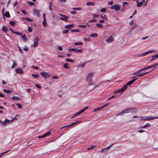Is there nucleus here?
I'll return each instance as SVG.
<instances>
[{
	"instance_id": "4c0bfd02",
	"label": "nucleus",
	"mask_w": 158,
	"mask_h": 158,
	"mask_svg": "<svg viewBox=\"0 0 158 158\" xmlns=\"http://www.w3.org/2000/svg\"><path fill=\"white\" fill-rule=\"evenodd\" d=\"M14 33L19 35H22V33L17 31H15L14 32Z\"/></svg>"
},
{
	"instance_id": "4468645a",
	"label": "nucleus",
	"mask_w": 158,
	"mask_h": 158,
	"mask_svg": "<svg viewBox=\"0 0 158 158\" xmlns=\"http://www.w3.org/2000/svg\"><path fill=\"white\" fill-rule=\"evenodd\" d=\"M129 112L131 113H135L136 111V109L135 108H128Z\"/></svg>"
},
{
	"instance_id": "c9c22d12",
	"label": "nucleus",
	"mask_w": 158,
	"mask_h": 158,
	"mask_svg": "<svg viewBox=\"0 0 158 158\" xmlns=\"http://www.w3.org/2000/svg\"><path fill=\"white\" fill-rule=\"evenodd\" d=\"M51 134V131H49L48 132H47L46 133L44 134V135L45 137L49 135H50Z\"/></svg>"
},
{
	"instance_id": "8fccbe9b",
	"label": "nucleus",
	"mask_w": 158,
	"mask_h": 158,
	"mask_svg": "<svg viewBox=\"0 0 158 158\" xmlns=\"http://www.w3.org/2000/svg\"><path fill=\"white\" fill-rule=\"evenodd\" d=\"M18 48H19V51L21 53H22L23 52V51L22 50V49L20 47L18 46Z\"/></svg>"
},
{
	"instance_id": "a878e982",
	"label": "nucleus",
	"mask_w": 158,
	"mask_h": 158,
	"mask_svg": "<svg viewBox=\"0 0 158 158\" xmlns=\"http://www.w3.org/2000/svg\"><path fill=\"white\" fill-rule=\"evenodd\" d=\"M98 36V34H91L90 35V37H92L94 38L97 37Z\"/></svg>"
},
{
	"instance_id": "f257e3e1",
	"label": "nucleus",
	"mask_w": 158,
	"mask_h": 158,
	"mask_svg": "<svg viewBox=\"0 0 158 158\" xmlns=\"http://www.w3.org/2000/svg\"><path fill=\"white\" fill-rule=\"evenodd\" d=\"M94 74V73L91 72L89 73L87 76L86 80L89 85H93L94 84L92 81V79Z\"/></svg>"
},
{
	"instance_id": "0eeeda50",
	"label": "nucleus",
	"mask_w": 158,
	"mask_h": 158,
	"mask_svg": "<svg viewBox=\"0 0 158 158\" xmlns=\"http://www.w3.org/2000/svg\"><path fill=\"white\" fill-rule=\"evenodd\" d=\"M40 74L44 78H48L50 77V75L44 72H41Z\"/></svg>"
},
{
	"instance_id": "9b49d317",
	"label": "nucleus",
	"mask_w": 158,
	"mask_h": 158,
	"mask_svg": "<svg viewBox=\"0 0 158 158\" xmlns=\"http://www.w3.org/2000/svg\"><path fill=\"white\" fill-rule=\"evenodd\" d=\"M106 41L109 43L111 42L114 41V39L112 36H110L108 39L105 40Z\"/></svg>"
},
{
	"instance_id": "e2e57ef3",
	"label": "nucleus",
	"mask_w": 158,
	"mask_h": 158,
	"mask_svg": "<svg viewBox=\"0 0 158 158\" xmlns=\"http://www.w3.org/2000/svg\"><path fill=\"white\" fill-rule=\"evenodd\" d=\"M95 21H96V20L95 19H93L89 20V22L91 23L92 22H95Z\"/></svg>"
},
{
	"instance_id": "20e7f679",
	"label": "nucleus",
	"mask_w": 158,
	"mask_h": 158,
	"mask_svg": "<svg viewBox=\"0 0 158 158\" xmlns=\"http://www.w3.org/2000/svg\"><path fill=\"white\" fill-rule=\"evenodd\" d=\"M59 15L61 16L60 18V20H63L65 22H67L68 21V19L69 18V16L60 14H59Z\"/></svg>"
},
{
	"instance_id": "a211bd4d",
	"label": "nucleus",
	"mask_w": 158,
	"mask_h": 158,
	"mask_svg": "<svg viewBox=\"0 0 158 158\" xmlns=\"http://www.w3.org/2000/svg\"><path fill=\"white\" fill-rule=\"evenodd\" d=\"M22 39L23 40V41L24 42L26 41L27 40V39L25 35H22L21 36Z\"/></svg>"
},
{
	"instance_id": "1a4fd4ad",
	"label": "nucleus",
	"mask_w": 158,
	"mask_h": 158,
	"mask_svg": "<svg viewBox=\"0 0 158 158\" xmlns=\"http://www.w3.org/2000/svg\"><path fill=\"white\" fill-rule=\"evenodd\" d=\"M126 86L123 87L122 88L119 89L117 91H115L114 92V94H115L117 93H121V92H123L126 89Z\"/></svg>"
},
{
	"instance_id": "6e6d98bb",
	"label": "nucleus",
	"mask_w": 158,
	"mask_h": 158,
	"mask_svg": "<svg viewBox=\"0 0 158 158\" xmlns=\"http://www.w3.org/2000/svg\"><path fill=\"white\" fill-rule=\"evenodd\" d=\"M69 32V30H65L63 32V34H66L68 33Z\"/></svg>"
},
{
	"instance_id": "603ef678",
	"label": "nucleus",
	"mask_w": 158,
	"mask_h": 158,
	"mask_svg": "<svg viewBox=\"0 0 158 158\" xmlns=\"http://www.w3.org/2000/svg\"><path fill=\"white\" fill-rule=\"evenodd\" d=\"M101 109L102 108H101V107H98L97 108H95L94 109V110L93 111V112H95V111H96L98 110H100V109Z\"/></svg>"
},
{
	"instance_id": "72a5a7b5",
	"label": "nucleus",
	"mask_w": 158,
	"mask_h": 158,
	"mask_svg": "<svg viewBox=\"0 0 158 158\" xmlns=\"http://www.w3.org/2000/svg\"><path fill=\"white\" fill-rule=\"evenodd\" d=\"M74 44L75 45H81L83 44V43L81 42H78V43H74Z\"/></svg>"
},
{
	"instance_id": "ea45409f",
	"label": "nucleus",
	"mask_w": 158,
	"mask_h": 158,
	"mask_svg": "<svg viewBox=\"0 0 158 158\" xmlns=\"http://www.w3.org/2000/svg\"><path fill=\"white\" fill-rule=\"evenodd\" d=\"M73 10H81V8H73Z\"/></svg>"
},
{
	"instance_id": "052dcab7",
	"label": "nucleus",
	"mask_w": 158,
	"mask_h": 158,
	"mask_svg": "<svg viewBox=\"0 0 158 158\" xmlns=\"http://www.w3.org/2000/svg\"><path fill=\"white\" fill-rule=\"evenodd\" d=\"M28 31L30 32H31L32 31V29L31 27H28Z\"/></svg>"
},
{
	"instance_id": "4d7b16f0",
	"label": "nucleus",
	"mask_w": 158,
	"mask_h": 158,
	"mask_svg": "<svg viewBox=\"0 0 158 158\" xmlns=\"http://www.w3.org/2000/svg\"><path fill=\"white\" fill-rule=\"evenodd\" d=\"M78 27H82L84 28H85L86 27V25H78Z\"/></svg>"
},
{
	"instance_id": "13d9d810",
	"label": "nucleus",
	"mask_w": 158,
	"mask_h": 158,
	"mask_svg": "<svg viewBox=\"0 0 158 158\" xmlns=\"http://www.w3.org/2000/svg\"><path fill=\"white\" fill-rule=\"evenodd\" d=\"M16 64H17L15 62H14L13 64V65L11 66V68H14L15 67V66L16 65Z\"/></svg>"
},
{
	"instance_id": "5fc2aeb1",
	"label": "nucleus",
	"mask_w": 158,
	"mask_h": 158,
	"mask_svg": "<svg viewBox=\"0 0 158 158\" xmlns=\"http://www.w3.org/2000/svg\"><path fill=\"white\" fill-rule=\"evenodd\" d=\"M108 104H109V103H107L106 104L103 106H102L101 107V108L102 109L104 108L106 106H107L108 105Z\"/></svg>"
},
{
	"instance_id": "a19ab883",
	"label": "nucleus",
	"mask_w": 158,
	"mask_h": 158,
	"mask_svg": "<svg viewBox=\"0 0 158 158\" xmlns=\"http://www.w3.org/2000/svg\"><path fill=\"white\" fill-rule=\"evenodd\" d=\"M96 26L100 28L103 27V26H102V25L101 24L99 23H97L96 24Z\"/></svg>"
},
{
	"instance_id": "aec40b11",
	"label": "nucleus",
	"mask_w": 158,
	"mask_h": 158,
	"mask_svg": "<svg viewBox=\"0 0 158 158\" xmlns=\"http://www.w3.org/2000/svg\"><path fill=\"white\" fill-rule=\"evenodd\" d=\"M88 108V107L87 106L86 107H85V108L81 110L80 111L78 112V114H80L83 113V112H84L85 110H86Z\"/></svg>"
},
{
	"instance_id": "680f3d73",
	"label": "nucleus",
	"mask_w": 158,
	"mask_h": 158,
	"mask_svg": "<svg viewBox=\"0 0 158 158\" xmlns=\"http://www.w3.org/2000/svg\"><path fill=\"white\" fill-rule=\"evenodd\" d=\"M35 86L37 88L39 89H41V87L38 85V84H35Z\"/></svg>"
},
{
	"instance_id": "dca6fc26",
	"label": "nucleus",
	"mask_w": 158,
	"mask_h": 158,
	"mask_svg": "<svg viewBox=\"0 0 158 158\" xmlns=\"http://www.w3.org/2000/svg\"><path fill=\"white\" fill-rule=\"evenodd\" d=\"M10 122V120H8L7 119H6L5 120H4L3 122L2 123V124L4 126H6L7 124V123H9Z\"/></svg>"
},
{
	"instance_id": "ddd939ff",
	"label": "nucleus",
	"mask_w": 158,
	"mask_h": 158,
	"mask_svg": "<svg viewBox=\"0 0 158 158\" xmlns=\"http://www.w3.org/2000/svg\"><path fill=\"white\" fill-rule=\"evenodd\" d=\"M15 71L17 73L23 74V72L21 68H18L15 69Z\"/></svg>"
},
{
	"instance_id": "412c9836",
	"label": "nucleus",
	"mask_w": 158,
	"mask_h": 158,
	"mask_svg": "<svg viewBox=\"0 0 158 158\" xmlns=\"http://www.w3.org/2000/svg\"><path fill=\"white\" fill-rule=\"evenodd\" d=\"M150 126V124L149 123H148L147 124L144 125L142 126V128H145L146 127H149Z\"/></svg>"
},
{
	"instance_id": "de8ad7c7",
	"label": "nucleus",
	"mask_w": 158,
	"mask_h": 158,
	"mask_svg": "<svg viewBox=\"0 0 158 158\" xmlns=\"http://www.w3.org/2000/svg\"><path fill=\"white\" fill-rule=\"evenodd\" d=\"M79 122H80V121L73 123L72 124H70L69 125V126H74V125H75V124H77V123H78Z\"/></svg>"
},
{
	"instance_id": "f03ea898",
	"label": "nucleus",
	"mask_w": 158,
	"mask_h": 158,
	"mask_svg": "<svg viewBox=\"0 0 158 158\" xmlns=\"http://www.w3.org/2000/svg\"><path fill=\"white\" fill-rule=\"evenodd\" d=\"M141 121L149 120H153L155 119L158 118V117H152V116H140L139 117Z\"/></svg>"
},
{
	"instance_id": "393cba45",
	"label": "nucleus",
	"mask_w": 158,
	"mask_h": 158,
	"mask_svg": "<svg viewBox=\"0 0 158 158\" xmlns=\"http://www.w3.org/2000/svg\"><path fill=\"white\" fill-rule=\"evenodd\" d=\"M63 67L67 69L70 68V67H69V64L68 63H65L63 65Z\"/></svg>"
},
{
	"instance_id": "4be33fe9",
	"label": "nucleus",
	"mask_w": 158,
	"mask_h": 158,
	"mask_svg": "<svg viewBox=\"0 0 158 158\" xmlns=\"http://www.w3.org/2000/svg\"><path fill=\"white\" fill-rule=\"evenodd\" d=\"M157 65H158V62L156 63H155L154 64H153L152 65H150L149 66H150V68H154V69L156 67V66Z\"/></svg>"
},
{
	"instance_id": "864d4df0",
	"label": "nucleus",
	"mask_w": 158,
	"mask_h": 158,
	"mask_svg": "<svg viewBox=\"0 0 158 158\" xmlns=\"http://www.w3.org/2000/svg\"><path fill=\"white\" fill-rule=\"evenodd\" d=\"M108 104H109V103H107L106 104L103 106H102L101 107V108L102 109L104 108L106 106H107L108 105Z\"/></svg>"
},
{
	"instance_id": "a18cd8bd",
	"label": "nucleus",
	"mask_w": 158,
	"mask_h": 158,
	"mask_svg": "<svg viewBox=\"0 0 158 158\" xmlns=\"http://www.w3.org/2000/svg\"><path fill=\"white\" fill-rule=\"evenodd\" d=\"M92 15V16H93L94 18H96V17H99V15H96V14H93Z\"/></svg>"
},
{
	"instance_id": "423d86ee",
	"label": "nucleus",
	"mask_w": 158,
	"mask_h": 158,
	"mask_svg": "<svg viewBox=\"0 0 158 158\" xmlns=\"http://www.w3.org/2000/svg\"><path fill=\"white\" fill-rule=\"evenodd\" d=\"M120 7L119 5L117 4L111 6L110 8L111 9L115 10L116 11H118L120 9Z\"/></svg>"
},
{
	"instance_id": "338daca9",
	"label": "nucleus",
	"mask_w": 158,
	"mask_h": 158,
	"mask_svg": "<svg viewBox=\"0 0 158 158\" xmlns=\"http://www.w3.org/2000/svg\"><path fill=\"white\" fill-rule=\"evenodd\" d=\"M79 115V114H78V113H77L75 114L73 117H71V118H74V117H75V116H76Z\"/></svg>"
},
{
	"instance_id": "c03bdc74",
	"label": "nucleus",
	"mask_w": 158,
	"mask_h": 158,
	"mask_svg": "<svg viewBox=\"0 0 158 158\" xmlns=\"http://www.w3.org/2000/svg\"><path fill=\"white\" fill-rule=\"evenodd\" d=\"M16 105L18 106L19 109H21L22 108V105L20 104L17 103Z\"/></svg>"
},
{
	"instance_id": "b1692460",
	"label": "nucleus",
	"mask_w": 158,
	"mask_h": 158,
	"mask_svg": "<svg viewBox=\"0 0 158 158\" xmlns=\"http://www.w3.org/2000/svg\"><path fill=\"white\" fill-rule=\"evenodd\" d=\"M136 2H137V7H140V6H142V5L143 4L142 2H138V1H136Z\"/></svg>"
},
{
	"instance_id": "79ce46f5",
	"label": "nucleus",
	"mask_w": 158,
	"mask_h": 158,
	"mask_svg": "<svg viewBox=\"0 0 158 158\" xmlns=\"http://www.w3.org/2000/svg\"><path fill=\"white\" fill-rule=\"evenodd\" d=\"M9 23L12 26H14L15 25V23L14 22L11 21H10Z\"/></svg>"
},
{
	"instance_id": "f8f14e48",
	"label": "nucleus",
	"mask_w": 158,
	"mask_h": 158,
	"mask_svg": "<svg viewBox=\"0 0 158 158\" xmlns=\"http://www.w3.org/2000/svg\"><path fill=\"white\" fill-rule=\"evenodd\" d=\"M68 50L69 51H73L76 52H82L81 49H76L75 48H69Z\"/></svg>"
},
{
	"instance_id": "e433bc0d",
	"label": "nucleus",
	"mask_w": 158,
	"mask_h": 158,
	"mask_svg": "<svg viewBox=\"0 0 158 158\" xmlns=\"http://www.w3.org/2000/svg\"><path fill=\"white\" fill-rule=\"evenodd\" d=\"M32 75L33 77L35 78H38L39 76V75L38 74H32Z\"/></svg>"
},
{
	"instance_id": "473e14b6",
	"label": "nucleus",
	"mask_w": 158,
	"mask_h": 158,
	"mask_svg": "<svg viewBox=\"0 0 158 158\" xmlns=\"http://www.w3.org/2000/svg\"><path fill=\"white\" fill-rule=\"evenodd\" d=\"M152 58H153V59H155V60H156V59H157L158 58V55L157 54L155 55L154 56H152Z\"/></svg>"
},
{
	"instance_id": "cd10ccee",
	"label": "nucleus",
	"mask_w": 158,
	"mask_h": 158,
	"mask_svg": "<svg viewBox=\"0 0 158 158\" xmlns=\"http://www.w3.org/2000/svg\"><path fill=\"white\" fill-rule=\"evenodd\" d=\"M3 91L4 92H5L6 93H7V94H10V93L12 92V91H11L8 90H6V89H3Z\"/></svg>"
},
{
	"instance_id": "3c124183",
	"label": "nucleus",
	"mask_w": 158,
	"mask_h": 158,
	"mask_svg": "<svg viewBox=\"0 0 158 158\" xmlns=\"http://www.w3.org/2000/svg\"><path fill=\"white\" fill-rule=\"evenodd\" d=\"M71 31L72 32H79V29L71 30Z\"/></svg>"
},
{
	"instance_id": "774afa93",
	"label": "nucleus",
	"mask_w": 158,
	"mask_h": 158,
	"mask_svg": "<svg viewBox=\"0 0 158 158\" xmlns=\"http://www.w3.org/2000/svg\"><path fill=\"white\" fill-rule=\"evenodd\" d=\"M76 11H71L70 12V13L72 14H76Z\"/></svg>"
},
{
	"instance_id": "bf43d9fd",
	"label": "nucleus",
	"mask_w": 158,
	"mask_h": 158,
	"mask_svg": "<svg viewBox=\"0 0 158 158\" xmlns=\"http://www.w3.org/2000/svg\"><path fill=\"white\" fill-rule=\"evenodd\" d=\"M27 3L30 4L31 5H33L34 4V3L31 2H28Z\"/></svg>"
},
{
	"instance_id": "6e6552de",
	"label": "nucleus",
	"mask_w": 158,
	"mask_h": 158,
	"mask_svg": "<svg viewBox=\"0 0 158 158\" xmlns=\"http://www.w3.org/2000/svg\"><path fill=\"white\" fill-rule=\"evenodd\" d=\"M33 12L34 14L36 16L38 17H40V11L36 9H34L33 10Z\"/></svg>"
},
{
	"instance_id": "58836bf2",
	"label": "nucleus",
	"mask_w": 158,
	"mask_h": 158,
	"mask_svg": "<svg viewBox=\"0 0 158 158\" xmlns=\"http://www.w3.org/2000/svg\"><path fill=\"white\" fill-rule=\"evenodd\" d=\"M46 21V19H44V21L43 22V25L44 27H45L47 25V23Z\"/></svg>"
},
{
	"instance_id": "2eb2a0df",
	"label": "nucleus",
	"mask_w": 158,
	"mask_h": 158,
	"mask_svg": "<svg viewBox=\"0 0 158 158\" xmlns=\"http://www.w3.org/2000/svg\"><path fill=\"white\" fill-rule=\"evenodd\" d=\"M38 37H37L35 39L34 44L33 45L34 47H35L37 46L38 44Z\"/></svg>"
},
{
	"instance_id": "37998d69",
	"label": "nucleus",
	"mask_w": 158,
	"mask_h": 158,
	"mask_svg": "<svg viewBox=\"0 0 158 158\" xmlns=\"http://www.w3.org/2000/svg\"><path fill=\"white\" fill-rule=\"evenodd\" d=\"M106 9L105 8H102L100 10V11L104 13L106 12Z\"/></svg>"
},
{
	"instance_id": "7ed1b4c3",
	"label": "nucleus",
	"mask_w": 158,
	"mask_h": 158,
	"mask_svg": "<svg viewBox=\"0 0 158 158\" xmlns=\"http://www.w3.org/2000/svg\"><path fill=\"white\" fill-rule=\"evenodd\" d=\"M135 78L132 80H131L127 82L126 84L123 87L126 86V89H127V85H131L134 81H135L136 80L138 79L137 78H136V77H132L131 78Z\"/></svg>"
},
{
	"instance_id": "bb28decb",
	"label": "nucleus",
	"mask_w": 158,
	"mask_h": 158,
	"mask_svg": "<svg viewBox=\"0 0 158 158\" xmlns=\"http://www.w3.org/2000/svg\"><path fill=\"white\" fill-rule=\"evenodd\" d=\"M12 98L13 100H19L20 99L19 98L15 96H14L13 97H12Z\"/></svg>"
},
{
	"instance_id": "7c9ffc66",
	"label": "nucleus",
	"mask_w": 158,
	"mask_h": 158,
	"mask_svg": "<svg viewBox=\"0 0 158 158\" xmlns=\"http://www.w3.org/2000/svg\"><path fill=\"white\" fill-rule=\"evenodd\" d=\"M2 30L4 32H6L7 31V28L5 26H3Z\"/></svg>"
},
{
	"instance_id": "0e129e2a",
	"label": "nucleus",
	"mask_w": 158,
	"mask_h": 158,
	"mask_svg": "<svg viewBox=\"0 0 158 158\" xmlns=\"http://www.w3.org/2000/svg\"><path fill=\"white\" fill-rule=\"evenodd\" d=\"M108 4L109 5H112L113 4V2L112 1H109Z\"/></svg>"
},
{
	"instance_id": "69168bd1",
	"label": "nucleus",
	"mask_w": 158,
	"mask_h": 158,
	"mask_svg": "<svg viewBox=\"0 0 158 158\" xmlns=\"http://www.w3.org/2000/svg\"><path fill=\"white\" fill-rule=\"evenodd\" d=\"M22 12L24 15H27V12L25 11V10H21Z\"/></svg>"
},
{
	"instance_id": "49530a36",
	"label": "nucleus",
	"mask_w": 158,
	"mask_h": 158,
	"mask_svg": "<svg viewBox=\"0 0 158 158\" xmlns=\"http://www.w3.org/2000/svg\"><path fill=\"white\" fill-rule=\"evenodd\" d=\"M129 110L128 108L125 109V110H124V112L125 113H127L129 112Z\"/></svg>"
},
{
	"instance_id": "6ab92c4d",
	"label": "nucleus",
	"mask_w": 158,
	"mask_h": 158,
	"mask_svg": "<svg viewBox=\"0 0 158 158\" xmlns=\"http://www.w3.org/2000/svg\"><path fill=\"white\" fill-rule=\"evenodd\" d=\"M87 6H93L94 5V3L93 2H88L86 3Z\"/></svg>"
},
{
	"instance_id": "f704fd0d",
	"label": "nucleus",
	"mask_w": 158,
	"mask_h": 158,
	"mask_svg": "<svg viewBox=\"0 0 158 158\" xmlns=\"http://www.w3.org/2000/svg\"><path fill=\"white\" fill-rule=\"evenodd\" d=\"M65 61H66L69 62H74V60H73L72 59H67Z\"/></svg>"
},
{
	"instance_id": "c85d7f7f",
	"label": "nucleus",
	"mask_w": 158,
	"mask_h": 158,
	"mask_svg": "<svg viewBox=\"0 0 158 158\" xmlns=\"http://www.w3.org/2000/svg\"><path fill=\"white\" fill-rule=\"evenodd\" d=\"M4 15L5 17L7 18H9L10 16V15L9 12L7 11L6 12Z\"/></svg>"
},
{
	"instance_id": "c756f323",
	"label": "nucleus",
	"mask_w": 158,
	"mask_h": 158,
	"mask_svg": "<svg viewBox=\"0 0 158 158\" xmlns=\"http://www.w3.org/2000/svg\"><path fill=\"white\" fill-rule=\"evenodd\" d=\"M23 19H24L29 22H32V20L31 19H30L28 17H26L25 18H23Z\"/></svg>"
},
{
	"instance_id": "09e8293b",
	"label": "nucleus",
	"mask_w": 158,
	"mask_h": 158,
	"mask_svg": "<svg viewBox=\"0 0 158 158\" xmlns=\"http://www.w3.org/2000/svg\"><path fill=\"white\" fill-rule=\"evenodd\" d=\"M95 147V146H91L89 148H87V149L88 150H90V149H93V148H94Z\"/></svg>"
},
{
	"instance_id": "5701e85b",
	"label": "nucleus",
	"mask_w": 158,
	"mask_h": 158,
	"mask_svg": "<svg viewBox=\"0 0 158 158\" xmlns=\"http://www.w3.org/2000/svg\"><path fill=\"white\" fill-rule=\"evenodd\" d=\"M85 63L80 64H78L77 67H83L85 65Z\"/></svg>"
},
{
	"instance_id": "9d476101",
	"label": "nucleus",
	"mask_w": 158,
	"mask_h": 158,
	"mask_svg": "<svg viewBox=\"0 0 158 158\" xmlns=\"http://www.w3.org/2000/svg\"><path fill=\"white\" fill-rule=\"evenodd\" d=\"M150 69V67L149 66H147V67L143 68L140 69V70H139L137 72L134 73L133 74V75H135L136 74H137L138 73H139L141 72L142 71H143V70H146V69Z\"/></svg>"
},
{
	"instance_id": "f3484780",
	"label": "nucleus",
	"mask_w": 158,
	"mask_h": 158,
	"mask_svg": "<svg viewBox=\"0 0 158 158\" xmlns=\"http://www.w3.org/2000/svg\"><path fill=\"white\" fill-rule=\"evenodd\" d=\"M149 73V72H144V73H140V74H137L136 75V76L138 77H139L141 76H143L144 75H145L146 74H147V73Z\"/></svg>"
},
{
	"instance_id": "39448f33",
	"label": "nucleus",
	"mask_w": 158,
	"mask_h": 158,
	"mask_svg": "<svg viewBox=\"0 0 158 158\" xmlns=\"http://www.w3.org/2000/svg\"><path fill=\"white\" fill-rule=\"evenodd\" d=\"M156 52V51H155V50H150V51L146 52L144 53H143L142 54H140L138 56H145V55H146L149 53H153V52Z\"/></svg>"
},
{
	"instance_id": "2f4dec72",
	"label": "nucleus",
	"mask_w": 158,
	"mask_h": 158,
	"mask_svg": "<svg viewBox=\"0 0 158 158\" xmlns=\"http://www.w3.org/2000/svg\"><path fill=\"white\" fill-rule=\"evenodd\" d=\"M73 26V24H69L66 25L65 27L66 28H70L72 27Z\"/></svg>"
}]
</instances>
